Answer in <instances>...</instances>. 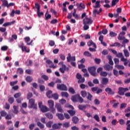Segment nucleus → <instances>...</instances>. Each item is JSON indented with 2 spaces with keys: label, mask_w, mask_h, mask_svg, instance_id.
<instances>
[{
  "label": "nucleus",
  "mask_w": 130,
  "mask_h": 130,
  "mask_svg": "<svg viewBox=\"0 0 130 130\" xmlns=\"http://www.w3.org/2000/svg\"><path fill=\"white\" fill-rule=\"evenodd\" d=\"M48 104L49 105V109H50L52 113H55L56 112L55 109H54V102L51 100L48 101Z\"/></svg>",
  "instance_id": "obj_1"
},
{
  "label": "nucleus",
  "mask_w": 130,
  "mask_h": 130,
  "mask_svg": "<svg viewBox=\"0 0 130 130\" xmlns=\"http://www.w3.org/2000/svg\"><path fill=\"white\" fill-rule=\"evenodd\" d=\"M29 108H33V109H37V104H35V100L33 99L29 100Z\"/></svg>",
  "instance_id": "obj_2"
},
{
  "label": "nucleus",
  "mask_w": 130,
  "mask_h": 130,
  "mask_svg": "<svg viewBox=\"0 0 130 130\" xmlns=\"http://www.w3.org/2000/svg\"><path fill=\"white\" fill-rule=\"evenodd\" d=\"M88 71L91 76L93 77H96L97 74H96V68L94 66L90 67L88 68Z\"/></svg>",
  "instance_id": "obj_3"
},
{
  "label": "nucleus",
  "mask_w": 130,
  "mask_h": 130,
  "mask_svg": "<svg viewBox=\"0 0 130 130\" xmlns=\"http://www.w3.org/2000/svg\"><path fill=\"white\" fill-rule=\"evenodd\" d=\"M57 89L60 90L61 91H68V87L66 84H57Z\"/></svg>",
  "instance_id": "obj_4"
},
{
  "label": "nucleus",
  "mask_w": 130,
  "mask_h": 130,
  "mask_svg": "<svg viewBox=\"0 0 130 130\" xmlns=\"http://www.w3.org/2000/svg\"><path fill=\"white\" fill-rule=\"evenodd\" d=\"M76 78L78 80V84H81V83H84L85 82V78H82V75L79 73L76 74Z\"/></svg>",
  "instance_id": "obj_5"
},
{
  "label": "nucleus",
  "mask_w": 130,
  "mask_h": 130,
  "mask_svg": "<svg viewBox=\"0 0 130 130\" xmlns=\"http://www.w3.org/2000/svg\"><path fill=\"white\" fill-rule=\"evenodd\" d=\"M83 24H85L86 25H92L93 23V20L91 17L88 18L86 17L83 20Z\"/></svg>",
  "instance_id": "obj_6"
},
{
  "label": "nucleus",
  "mask_w": 130,
  "mask_h": 130,
  "mask_svg": "<svg viewBox=\"0 0 130 130\" xmlns=\"http://www.w3.org/2000/svg\"><path fill=\"white\" fill-rule=\"evenodd\" d=\"M128 89L127 88L119 87L118 88V94L119 95H124L125 92H127Z\"/></svg>",
  "instance_id": "obj_7"
},
{
  "label": "nucleus",
  "mask_w": 130,
  "mask_h": 130,
  "mask_svg": "<svg viewBox=\"0 0 130 130\" xmlns=\"http://www.w3.org/2000/svg\"><path fill=\"white\" fill-rule=\"evenodd\" d=\"M76 6L78 10V11H82V9H84L86 8V6L84 3H81L80 4L79 3H77Z\"/></svg>",
  "instance_id": "obj_8"
},
{
  "label": "nucleus",
  "mask_w": 130,
  "mask_h": 130,
  "mask_svg": "<svg viewBox=\"0 0 130 130\" xmlns=\"http://www.w3.org/2000/svg\"><path fill=\"white\" fill-rule=\"evenodd\" d=\"M19 48L21 49L22 51H25V52H30V50H27V47L24 45V43L22 42L21 45H19Z\"/></svg>",
  "instance_id": "obj_9"
},
{
  "label": "nucleus",
  "mask_w": 130,
  "mask_h": 130,
  "mask_svg": "<svg viewBox=\"0 0 130 130\" xmlns=\"http://www.w3.org/2000/svg\"><path fill=\"white\" fill-rule=\"evenodd\" d=\"M68 62H70L71 60L73 61H76V56L72 57L71 53H68V56L67 57Z\"/></svg>",
  "instance_id": "obj_10"
},
{
  "label": "nucleus",
  "mask_w": 130,
  "mask_h": 130,
  "mask_svg": "<svg viewBox=\"0 0 130 130\" xmlns=\"http://www.w3.org/2000/svg\"><path fill=\"white\" fill-rule=\"evenodd\" d=\"M108 82H109L108 78H102V81H101L102 84L100 85L101 87L102 86V85H106L107 84H108Z\"/></svg>",
  "instance_id": "obj_11"
},
{
  "label": "nucleus",
  "mask_w": 130,
  "mask_h": 130,
  "mask_svg": "<svg viewBox=\"0 0 130 130\" xmlns=\"http://www.w3.org/2000/svg\"><path fill=\"white\" fill-rule=\"evenodd\" d=\"M46 63L49 64V68H52V69H55V68H56V66H54L53 62H52V61L51 60H47Z\"/></svg>",
  "instance_id": "obj_12"
},
{
  "label": "nucleus",
  "mask_w": 130,
  "mask_h": 130,
  "mask_svg": "<svg viewBox=\"0 0 130 130\" xmlns=\"http://www.w3.org/2000/svg\"><path fill=\"white\" fill-rule=\"evenodd\" d=\"M90 107V105H79L78 106V108L80 110H84L86 108H88Z\"/></svg>",
  "instance_id": "obj_13"
},
{
  "label": "nucleus",
  "mask_w": 130,
  "mask_h": 130,
  "mask_svg": "<svg viewBox=\"0 0 130 130\" xmlns=\"http://www.w3.org/2000/svg\"><path fill=\"white\" fill-rule=\"evenodd\" d=\"M1 2H2V4L1 5V7L2 8H8V5L9 4V2H8V0H1Z\"/></svg>",
  "instance_id": "obj_14"
},
{
  "label": "nucleus",
  "mask_w": 130,
  "mask_h": 130,
  "mask_svg": "<svg viewBox=\"0 0 130 130\" xmlns=\"http://www.w3.org/2000/svg\"><path fill=\"white\" fill-rule=\"evenodd\" d=\"M105 91L107 92L109 95H114V92L112 91V89L109 87H107L105 89Z\"/></svg>",
  "instance_id": "obj_15"
},
{
  "label": "nucleus",
  "mask_w": 130,
  "mask_h": 130,
  "mask_svg": "<svg viewBox=\"0 0 130 130\" xmlns=\"http://www.w3.org/2000/svg\"><path fill=\"white\" fill-rule=\"evenodd\" d=\"M55 107L57 108L58 112L63 113V110L62 109V108H61V106H60V105L59 104H56Z\"/></svg>",
  "instance_id": "obj_16"
},
{
  "label": "nucleus",
  "mask_w": 130,
  "mask_h": 130,
  "mask_svg": "<svg viewBox=\"0 0 130 130\" xmlns=\"http://www.w3.org/2000/svg\"><path fill=\"white\" fill-rule=\"evenodd\" d=\"M87 45H88V46H92V45L93 47H94V48H97V46L96 45V44H95V43L93 42V41H92V40H89L87 42Z\"/></svg>",
  "instance_id": "obj_17"
},
{
  "label": "nucleus",
  "mask_w": 130,
  "mask_h": 130,
  "mask_svg": "<svg viewBox=\"0 0 130 130\" xmlns=\"http://www.w3.org/2000/svg\"><path fill=\"white\" fill-rule=\"evenodd\" d=\"M79 96V94H77L75 95H73L71 98V100L73 101V102L76 103L78 102V98Z\"/></svg>",
  "instance_id": "obj_18"
},
{
  "label": "nucleus",
  "mask_w": 130,
  "mask_h": 130,
  "mask_svg": "<svg viewBox=\"0 0 130 130\" xmlns=\"http://www.w3.org/2000/svg\"><path fill=\"white\" fill-rule=\"evenodd\" d=\"M56 116H57L58 118L60 120H63L64 119V116H63V114H60V113H57L56 114Z\"/></svg>",
  "instance_id": "obj_19"
},
{
  "label": "nucleus",
  "mask_w": 130,
  "mask_h": 130,
  "mask_svg": "<svg viewBox=\"0 0 130 130\" xmlns=\"http://www.w3.org/2000/svg\"><path fill=\"white\" fill-rule=\"evenodd\" d=\"M113 67L112 66H111L110 64H106L104 67V69L106 70V71H110L111 70H112Z\"/></svg>",
  "instance_id": "obj_20"
},
{
  "label": "nucleus",
  "mask_w": 130,
  "mask_h": 130,
  "mask_svg": "<svg viewBox=\"0 0 130 130\" xmlns=\"http://www.w3.org/2000/svg\"><path fill=\"white\" fill-rule=\"evenodd\" d=\"M72 121L75 124H77L79 122V118L77 116H74L72 118Z\"/></svg>",
  "instance_id": "obj_21"
},
{
  "label": "nucleus",
  "mask_w": 130,
  "mask_h": 130,
  "mask_svg": "<svg viewBox=\"0 0 130 130\" xmlns=\"http://www.w3.org/2000/svg\"><path fill=\"white\" fill-rule=\"evenodd\" d=\"M59 125H61V123H59L58 124H54L52 127L53 128V129H57L58 128H59Z\"/></svg>",
  "instance_id": "obj_22"
},
{
  "label": "nucleus",
  "mask_w": 130,
  "mask_h": 130,
  "mask_svg": "<svg viewBox=\"0 0 130 130\" xmlns=\"http://www.w3.org/2000/svg\"><path fill=\"white\" fill-rule=\"evenodd\" d=\"M108 59L109 60V63L111 66H113V61H112V56L111 55L108 56Z\"/></svg>",
  "instance_id": "obj_23"
},
{
  "label": "nucleus",
  "mask_w": 130,
  "mask_h": 130,
  "mask_svg": "<svg viewBox=\"0 0 130 130\" xmlns=\"http://www.w3.org/2000/svg\"><path fill=\"white\" fill-rule=\"evenodd\" d=\"M80 93L82 97L83 98H85V97H87V95H88V92L85 90L81 91Z\"/></svg>",
  "instance_id": "obj_24"
},
{
  "label": "nucleus",
  "mask_w": 130,
  "mask_h": 130,
  "mask_svg": "<svg viewBox=\"0 0 130 130\" xmlns=\"http://www.w3.org/2000/svg\"><path fill=\"white\" fill-rule=\"evenodd\" d=\"M46 95H47V97H48V98H52V91L51 90H48L47 92H46Z\"/></svg>",
  "instance_id": "obj_25"
},
{
  "label": "nucleus",
  "mask_w": 130,
  "mask_h": 130,
  "mask_svg": "<svg viewBox=\"0 0 130 130\" xmlns=\"http://www.w3.org/2000/svg\"><path fill=\"white\" fill-rule=\"evenodd\" d=\"M41 109V111L42 112H47L48 109H47V107L45 106H43L41 108H40Z\"/></svg>",
  "instance_id": "obj_26"
},
{
  "label": "nucleus",
  "mask_w": 130,
  "mask_h": 130,
  "mask_svg": "<svg viewBox=\"0 0 130 130\" xmlns=\"http://www.w3.org/2000/svg\"><path fill=\"white\" fill-rule=\"evenodd\" d=\"M30 38L29 37H26L24 38L25 42H26L27 45H31V43H29L30 42Z\"/></svg>",
  "instance_id": "obj_27"
},
{
  "label": "nucleus",
  "mask_w": 130,
  "mask_h": 130,
  "mask_svg": "<svg viewBox=\"0 0 130 130\" xmlns=\"http://www.w3.org/2000/svg\"><path fill=\"white\" fill-rule=\"evenodd\" d=\"M45 116H46V117H47V118H49V119H52V118H53V115L50 113H46L45 114Z\"/></svg>",
  "instance_id": "obj_28"
},
{
  "label": "nucleus",
  "mask_w": 130,
  "mask_h": 130,
  "mask_svg": "<svg viewBox=\"0 0 130 130\" xmlns=\"http://www.w3.org/2000/svg\"><path fill=\"white\" fill-rule=\"evenodd\" d=\"M24 73V70L22 68H19L17 69V74H19V75H23Z\"/></svg>",
  "instance_id": "obj_29"
},
{
  "label": "nucleus",
  "mask_w": 130,
  "mask_h": 130,
  "mask_svg": "<svg viewBox=\"0 0 130 130\" xmlns=\"http://www.w3.org/2000/svg\"><path fill=\"white\" fill-rule=\"evenodd\" d=\"M124 55L125 57H128L129 56V52L126 49L123 50Z\"/></svg>",
  "instance_id": "obj_30"
},
{
  "label": "nucleus",
  "mask_w": 130,
  "mask_h": 130,
  "mask_svg": "<svg viewBox=\"0 0 130 130\" xmlns=\"http://www.w3.org/2000/svg\"><path fill=\"white\" fill-rule=\"evenodd\" d=\"M37 125L41 129H42L43 128H44V127H45V126L44 125V124H42L41 122H40L39 121L37 122Z\"/></svg>",
  "instance_id": "obj_31"
},
{
  "label": "nucleus",
  "mask_w": 130,
  "mask_h": 130,
  "mask_svg": "<svg viewBox=\"0 0 130 130\" xmlns=\"http://www.w3.org/2000/svg\"><path fill=\"white\" fill-rule=\"evenodd\" d=\"M32 9H37V11H40V5L38 3L35 4V7L32 8Z\"/></svg>",
  "instance_id": "obj_32"
},
{
  "label": "nucleus",
  "mask_w": 130,
  "mask_h": 130,
  "mask_svg": "<svg viewBox=\"0 0 130 130\" xmlns=\"http://www.w3.org/2000/svg\"><path fill=\"white\" fill-rule=\"evenodd\" d=\"M13 108H14L13 113H14V114H18V113H19V110H18V107H17L16 106H14Z\"/></svg>",
  "instance_id": "obj_33"
},
{
  "label": "nucleus",
  "mask_w": 130,
  "mask_h": 130,
  "mask_svg": "<svg viewBox=\"0 0 130 130\" xmlns=\"http://www.w3.org/2000/svg\"><path fill=\"white\" fill-rule=\"evenodd\" d=\"M25 80L28 83H31V82L33 81V78L31 76H27L26 77Z\"/></svg>",
  "instance_id": "obj_34"
},
{
  "label": "nucleus",
  "mask_w": 130,
  "mask_h": 130,
  "mask_svg": "<svg viewBox=\"0 0 130 130\" xmlns=\"http://www.w3.org/2000/svg\"><path fill=\"white\" fill-rule=\"evenodd\" d=\"M68 112L70 114L71 116H74L76 114V111L73 110H68Z\"/></svg>",
  "instance_id": "obj_35"
},
{
  "label": "nucleus",
  "mask_w": 130,
  "mask_h": 130,
  "mask_svg": "<svg viewBox=\"0 0 130 130\" xmlns=\"http://www.w3.org/2000/svg\"><path fill=\"white\" fill-rule=\"evenodd\" d=\"M100 1H98L95 2V6H94L93 8H94V9H97L98 8H100Z\"/></svg>",
  "instance_id": "obj_36"
},
{
  "label": "nucleus",
  "mask_w": 130,
  "mask_h": 130,
  "mask_svg": "<svg viewBox=\"0 0 130 130\" xmlns=\"http://www.w3.org/2000/svg\"><path fill=\"white\" fill-rule=\"evenodd\" d=\"M48 13V11H47L45 15V20H49V19H51V15L49 14H47Z\"/></svg>",
  "instance_id": "obj_37"
},
{
  "label": "nucleus",
  "mask_w": 130,
  "mask_h": 130,
  "mask_svg": "<svg viewBox=\"0 0 130 130\" xmlns=\"http://www.w3.org/2000/svg\"><path fill=\"white\" fill-rule=\"evenodd\" d=\"M77 100H78L79 103H83V102H84V99H83V98L80 95V94H78V98Z\"/></svg>",
  "instance_id": "obj_38"
},
{
  "label": "nucleus",
  "mask_w": 130,
  "mask_h": 130,
  "mask_svg": "<svg viewBox=\"0 0 130 130\" xmlns=\"http://www.w3.org/2000/svg\"><path fill=\"white\" fill-rule=\"evenodd\" d=\"M37 14L38 18H41V16H43L44 15V13L43 12H40V10L37 11Z\"/></svg>",
  "instance_id": "obj_39"
},
{
  "label": "nucleus",
  "mask_w": 130,
  "mask_h": 130,
  "mask_svg": "<svg viewBox=\"0 0 130 130\" xmlns=\"http://www.w3.org/2000/svg\"><path fill=\"white\" fill-rule=\"evenodd\" d=\"M126 105H127L126 103H125L121 104L120 106V109L121 110L124 108H125L126 107Z\"/></svg>",
  "instance_id": "obj_40"
},
{
  "label": "nucleus",
  "mask_w": 130,
  "mask_h": 130,
  "mask_svg": "<svg viewBox=\"0 0 130 130\" xmlns=\"http://www.w3.org/2000/svg\"><path fill=\"white\" fill-rule=\"evenodd\" d=\"M115 67L117 68L118 70H124V66L122 65L117 64Z\"/></svg>",
  "instance_id": "obj_41"
},
{
  "label": "nucleus",
  "mask_w": 130,
  "mask_h": 130,
  "mask_svg": "<svg viewBox=\"0 0 130 130\" xmlns=\"http://www.w3.org/2000/svg\"><path fill=\"white\" fill-rule=\"evenodd\" d=\"M92 98H93V95H92V94L89 92H88V95L87 97V100L89 101H92Z\"/></svg>",
  "instance_id": "obj_42"
},
{
  "label": "nucleus",
  "mask_w": 130,
  "mask_h": 130,
  "mask_svg": "<svg viewBox=\"0 0 130 130\" xmlns=\"http://www.w3.org/2000/svg\"><path fill=\"white\" fill-rule=\"evenodd\" d=\"M118 2H119V0H112L111 7H114Z\"/></svg>",
  "instance_id": "obj_43"
},
{
  "label": "nucleus",
  "mask_w": 130,
  "mask_h": 130,
  "mask_svg": "<svg viewBox=\"0 0 130 130\" xmlns=\"http://www.w3.org/2000/svg\"><path fill=\"white\" fill-rule=\"evenodd\" d=\"M109 35L110 37H115L116 36H117V34L113 32V31H110Z\"/></svg>",
  "instance_id": "obj_44"
},
{
  "label": "nucleus",
  "mask_w": 130,
  "mask_h": 130,
  "mask_svg": "<svg viewBox=\"0 0 130 130\" xmlns=\"http://www.w3.org/2000/svg\"><path fill=\"white\" fill-rule=\"evenodd\" d=\"M15 101V100L14 99V98L13 97H10L8 99V102L10 103V104H13Z\"/></svg>",
  "instance_id": "obj_45"
},
{
  "label": "nucleus",
  "mask_w": 130,
  "mask_h": 130,
  "mask_svg": "<svg viewBox=\"0 0 130 130\" xmlns=\"http://www.w3.org/2000/svg\"><path fill=\"white\" fill-rule=\"evenodd\" d=\"M84 55H85V56H88V57L92 56V54L88 51H85L84 52Z\"/></svg>",
  "instance_id": "obj_46"
},
{
  "label": "nucleus",
  "mask_w": 130,
  "mask_h": 130,
  "mask_svg": "<svg viewBox=\"0 0 130 130\" xmlns=\"http://www.w3.org/2000/svg\"><path fill=\"white\" fill-rule=\"evenodd\" d=\"M58 94L57 93H54L53 94H52V98H54V99H55V100H57V99H58Z\"/></svg>",
  "instance_id": "obj_47"
},
{
  "label": "nucleus",
  "mask_w": 130,
  "mask_h": 130,
  "mask_svg": "<svg viewBox=\"0 0 130 130\" xmlns=\"http://www.w3.org/2000/svg\"><path fill=\"white\" fill-rule=\"evenodd\" d=\"M61 95L62 97H66L67 98L69 97V93L66 92H62Z\"/></svg>",
  "instance_id": "obj_48"
},
{
  "label": "nucleus",
  "mask_w": 130,
  "mask_h": 130,
  "mask_svg": "<svg viewBox=\"0 0 130 130\" xmlns=\"http://www.w3.org/2000/svg\"><path fill=\"white\" fill-rule=\"evenodd\" d=\"M32 97H33V93L32 92H28L27 95V99L30 100V98H32Z\"/></svg>",
  "instance_id": "obj_49"
},
{
  "label": "nucleus",
  "mask_w": 130,
  "mask_h": 130,
  "mask_svg": "<svg viewBox=\"0 0 130 130\" xmlns=\"http://www.w3.org/2000/svg\"><path fill=\"white\" fill-rule=\"evenodd\" d=\"M25 73H26L28 75H32V74H33V71L30 69H27L25 70Z\"/></svg>",
  "instance_id": "obj_50"
},
{
  "label": "nucleus",
  "mask_w": 130,
  "mask_h": 130,
  "mask_svg": "<svg viewBox=\"0 0 130 130\" xmlns=\"http://www.w3.org/2000/svg\"><path fill=\"white\" fill-rule=\"evenodd\" d=\"M63 127H66L68 128V127H70V122H66L63 124Z\"/></svg>",
  "instance_id": "obj_51"
},
{
  "label": "nucleus",
  "mask_w": 130,
  "mask_h": 130,
  "mask_svg": "<svg viewBox=\"0 0 130 130\" xmlns=\"http://www.w3.org/2000/svg\"><path fill=\"white\" fill-rule=\"evenodd\" d=\"M69 92H70L72 94H75V93H76V91H75V89H74L73 87H70L69 88Z\"/></svg>",
  "instance_id": "obj_52"
},
{
  "label": "nucleus",
  "mask_w": 130,
  "mask_h": 130,
  "mask_svg": "<svg viewBox=\"0 0 130 130\" xmlns=\"http://www.w3.org/2000/svg\"><path fill=\"white\" fill-rule=\"evenodd\" d=\"M58 22V21L56 19H54L50 21V24H54Z\"/></svg>",
  "instance_id": "obj_53"
},
{
  "label": "nucleus",
  "mask_w": 130,
  "mask_h": 130,
  "mask_svg": "<svg viewBox=\"0 0 130 130\" xmlns=\"http://www.w3.org/2000/svg\"><path fill=\"white\" fill-rule=\"evenodd\" d=\"M107 75L108 74L106 72L102 71L100 73V76H101L102 77H106Z\"/></svg>",
  "instance_id": "obj_54"
},
{
  "label": "nucleus",
  "mask_w": 130,
  "mask_h": 130,
  "mask_svg": "<svg viewBox=\"0 0 130 130\" xmlns=\"http://www.w3.org/2000/svg\"><path fill=\"white\" fill-rule=\"evenodd\" d=\"M41 78L44 79L45 81H48L49 80L48 76L47 75H43L41 76Z\"/></svg>",
  "instance_id": "obj_55"
},
{
  "label": "nucleus",
  "mask_w": 130,
  "mask_h": 130,
  "mask_svg": "<svg viewBox=\"0 0 130 130\" xmlns=\"http://www.w3.org/2000/svg\"><path fill=\"white\" fill-rule=\"evenodd\" d=\"M8 48H9L7 46H3L1 47V50L3 51H7V50H8Z\"/></svg>",
  "instance_id": "obj_56"
},
{
  "label": "nucleus",
  "mask_w": 130,
  "mask_h": 130,
  "mask_svg": "<svg viewBox=\"0 0 130 130\" xmlns=\"http://www.w3.org/2000/svg\"><path fill=\"white\" fill-rule=\"evenodd\" d=\"M94 61H95V63H96V64H99L100 63V62H101V59H100L99 58H95L94 59Z\"/></svg>",
  "instance_id": "obj_57"
},
{
  "label": "nucleus",
  "mask_w": 130,
  "mask_h": 130,
  "mask_svg": "<svg viewBox=\"0 0 130 130\" xmlns=\"http://www.w3.org/2000/svg\"><path fill=\"white\" fill-rule=\"evenodd\" d=\"M83 25H84V26H83L84 30L85 31H87V30L89 29V25L85 24H83Z\"/></svg>",
  "instance_id": "obj_58"
},
{
  "label": "nucleus",
  "mask_w": 130,
  "mask_h": 130,
  "mask_svg": "<svg viewBox=\"0 0 130 130\" xmlns=\"http://www.w3.org/2000/svg\"><path fill=\"white\" fill-rule=\"evenodd\" d=\"M14 98H19L21 97V92H18L14 95Z\"/></svg>",
  "instance_id": "obj_59"
},
{
  "label": "nucleus",
  "mask_w": 130,
  "mask_h": 130,
  "mask_svg": "<svg viewBox=\"0 0 130 130\" xmlns=\"http://www.w3.org/2000/svg\"><path fill=\"white\" fill-rule=\"evenodd\" d=\"M1 115L3 117L6 116V115H7V112L5 110L2 111L1 112Z\"/></svg>",
  "instance_id": "obj_60"
},
{
  "label": "nucleus",
  "mask_w": 130,
  "mask_h": 130,
  "mask_svg": "<svg viewBox=\"0 0 130 130\" xmlns=\"http://www.w3.org/2000/svg\"><path fill=\"white\" fill-rule=\"evenodd\" d=\"M93 83L95 84V85H98L99 84V80L98 79H94L93 80Z\"/></svg>",
  "instance_id": "obj_61"
},
{
  "label": "nucleus",
  "mask_w": 130,
  "mask_h": 130,
  "mask_svg": "<svg viewBox=\"0 0 130 130\" xmlns=\"http://www.w3.org/2000/svg\"><path fill=\"white\" fill-rule=\"evenodd\" d=\"M113 74L115 77H118V71L117 70L114 69Z\"/></svg>",
  "instance_id": "obj_62"
},
{
  "label": "nucleus",
  "mask_w": 130,
  "mask_h": 130,
  "mask_svg": "<svg viewBox=\"0 0 130 130\" xmlns=\"http://www.w3.org/2000/svg\"><path fill=\"white\" fill-rule=\"evenodd\" d=\"M40 90L41 92H43V91H45V86L44 85H40Z\"/></svg>",
  "instance_id": "obj_63"
},
{
  "label": "nucleus",
  "mask_w": 130,
  "mask_h": 130,
  "mask_svg": "<svg viewBox=\"0 0 130 130\" xmlns=\"http://www.w3.org/2000/svg\"><path fill=\"white\" fill-rule=\"evenodd\" d=\"M52 121H49L47 124H46V126L47 127H51V125H52Z\"/></svg>",
  "instance_id": "obj_64"
}]
</instances>
